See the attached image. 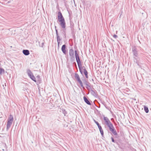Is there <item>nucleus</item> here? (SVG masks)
I'll use <instances>...</instances> for the list:
<instances>
[{"instance_id":"f257e3e1","label":"nucleus","mask_w":151,"mask_h":151,"mask_svg":"<svg viewBox=\"0 0 151 151\" xmlns=\"http://www.w3.org/2000/svg\"><path fill=\"white\" fill-rule=\"evenodd\" d=\"M75 54L76 61L77 63L79 71L81 74L82 75H83V72L82 71V69H83V71H85V70H86V69L84 66H83L82 67V66L81 62L79 56L78 51L77 50H75Z\"/></svg>"},{"instance_id":"f03ea898","label":"nucleus","mask_w":151,"mask_h":151,"mask_svg":"<svg viewBox=\"0 0 151 151\" xmlns=\"http://www.w3.org/2000/svg\"><path fill=\"white\" fill-rule=\"evenodd\" d=\"M60 23V25L61 27L63 29V34L65 37V27H66V23L65 19L58 21Z\"/></svg>"},{"instance_id":"7ed1b4c3","label":"nucleus","mask_w":151,"mask_h":151,"mask_svg":"<svg viewBox=\"0 0 151 151\" xmlns=\"http://www.w3.org/2000/svg\"><path fill=\"white\" fill-rule=\"evenodd\" d=\"M69 53L70 61L72 62H73L75 60L74 50L73 49H70L69 50Z\"/></svg>"},{"instance_id":"20e7f679","label":"nucleus","mask_w":151,"mask_h":151,"mask_svg":"<svg viewBox=\"0 0 151 151\" xmlns=\"http://www.w3.org/2000/svg\"><path fill=\"white\" fill-rule=\"evenodd\" d=\"M75 78L80 83L81 86L83 88V89H85L84 87L83 86V83L81 80L80 77L78 73H75Z\"/></svg>"},{"instance_id":"39448f33","label":"nucleus","mask_w":151,"mask_h":151,"mask_svg":"<svg viewBox=\"0 0 151 151\" xmlns=\"http://www.w3.org/2000/svg\"><path fill=\"white\" fill-rule=\"evenodd\" d=\"M27 73L28 76L32 80H33L35 82H37V81L36 80L34 76L32 73V72L29 69L27 70Z\"/></svg>"},{"instance_id":"423d86ee","label":"nucleus","mask_w":151,"mask_h":151,"mask_svg":"<svg viewBox=\"0 0 151 151\" xmlns=\"http://www.w3.org/2000/svg\"><path fill=\"white\" fill-rule=\"evenodd\" d=\"M132 52L133 55V58H136L138 57V53L137 49L135 47H134L132 48Z\"/></svg>"},{"instance_id":"0eeeda50","label":"nucleus","mask_w":151,"mask_h":151,"mask_svg":"<svg viewBox=\"0 0 151 151\" xmlns=\"http://www.w3.org/2000/svg\"><path fill=\"white\" fill-rule=\"evenodd\" d=\"M56 27L55 26V30L56 31V37L57 39V42H58V45L59 46V44L60 43V42L61 40V39H60V36L58 35V30L56 29Z\"/></svg>"},{"instance_id":"6e6552de","label":"nucleus","mask_w":151,"mask_h":151,"mask_svg":"<svg viewBox=\"0 0 151 151\" xmlns=\"http://www.w3.org/2000/svg\"><path fill=\"white\" fill-rule=\"evenodd\" d=\"M90 91L91 93L92 96L96 98L98 97V95L97 93V92L94 88H93Z\"/></svg>"},{"instance_id":"1a4fd4ad","label":"nucleus","mask_w":151,"mask_h":151,"mask_svg":"<svg viewBox=\"0 0 151 151\" xmlns=\"http://www.w3.org/2000/svg\"><path fill=\"white\" fill-rule=\"evenodd\" d=\"M109 129V130L113 134L114 136H116L118 134L114 126L111 127Z\"/></svg>"},{"instance_id":"9d476101","label":"nucleus","mask_w":151,"mask_h":151,"mask_svg":"<svg viewBox=\"0 0 151 151\" xmlns=\"http://www.w3.org/2000/svg\"><path fill=\"white\" fill-rule=\"evenodd\" d=\"M58 21H60V20L65 19L62 13L60 11L58 12Z\"/></svg>"},{"instance_id":"9b49d317","label":"nucleus","mask_w":151,"mask_h":151,"mask_svg":"<svg viewBox=\"0 0 151 151\" xmlns=\"http://www.w3.org/2000/svg\"><path fill=\"white\" fill-rule=\"evenodd\" d=\"M83 100L84 102L88 105H91V103L90 101V100H89L85 96L83 97Z\"/></svg>"},{"instance_id":"f8f14e48","label":"nucleus","mask_w":151,"mask_h":151,"mask_svg":"<svg viewBox=\"0 0 151 151\" xmlns=\"http://www.w3.org/2000/svg\"><path fill=\"white\" fill-rule=\"evenodd\" d=\"M66 45H62L61 47V50L63 53L65 54H66Z\"/></svg>"},{"instance_id":"ddd939ff","label":"nucleus","mask_w":151,"mask_h":151,"mask_svg":"<svg viewBox=\"0 0 151 151\" xmlns=\"http://www.w3.org/2000/svg\"><path fill=\"white\" fill-rule=\"evenodd\" d=\"M36 78L37 79V82H36L37 85H38L41 83L42 80L40 78V76L39 75L37 76Z\"/></svg>"},{"instance_id":"4468645a","label":"nucleus","mask_w":151,"mask_h":151,"mask_svg":"<svg viewBox=\"0 0 151 151\" xmlns=\"http://www.w3.org/2000/svg\"><path fill=\"white\" fill-rule=\"evenodd\" d=\"M23 54L25 55H28L29 54V52L27 50H24L22 51Z\"/></svg>"},{"instance_id":"2eb2a0df","label":"nucleus","mask_w":151,"mask_h":151,"mask_svg":"<svg viewBox=\"0 0 151 151\" xmlns=\"http://www.w3.org/2000/svg\"><path fill=\"white\" fill-rule=\"evenodd\" d=\"M12 122L7 121V123L6 130L7 131L10 128Z\"/></svg>"},{"instance_id":"dca6fc26","label":"nucleus","mask_w":151,"mask_h":151,"mask_svg":"<svg viewBox=\"0 0 151 151\" xmlns=\"http://www.w3.org/2000/svg\"><path fill=\"white\" fill-rule=\"evenodd\" d=\"M103 119L104 121V124H105L106 123L110 121L109 119L107 117L104 116L103 117Z\"/></svg>"},{"instance_id":"f3484780","label":"nucleus","mask_w":151,"mask_h":151,"mask_svg":"<svg viewBox=\"0 0 151 151\" xmlns=\"http://www.w3.org/2000/svg\"><path fill=\"white\" fill-rule=\"evenodd\" d=\"M13 116L11 115L10 114L9 116L7 119V121L11 122H12L13 121Z\"/></svg>"},{"instance_id":"a211bd4d","label":"nucleus","mask_w":151,"mask_h":151,"mask_svg":"<svg viewBox=\"0 0 151 151\" xmlns=\"http://www.w3.org/2000/svg\"><path fill=\"white\" fill-rule=\"evenodd\" d=\"M70 27L71 28V31H73V30H74V24L73 22L71 21H70Z\"/></svg>"},{"instance_id":"6ab92c4d","label":"nucleus","mask_w":151,"mask_h":151,"mask_svg":"<svg viewBox=\"0 0 151 151\" xmlns=\"http://www.w3.org/2000/svg\"><path fill=\"white\" fill-rule=\"evenodd\" d=\"M105 124L108 127L109 129L113 126V124L110 121L106 123Z\"/></svg>"},{"instance_id":"aec40b11","label":"nucleus","mask_w":151,"mask_h":151,"mask_svg":"<svg viewBox=\"0 0 151 151\" xmlns=\"http://www.w3.org/2000/svg\"><path fill=\"white\" fill-rule=\"evenodd\" d=\"M134 62H135L137 64V65L139 66V67H141V66L140 65V64L139 62V61L137 60V58H136L134 57Z\"/></svg>"},{"instance_id":"412c9836","label":"nucleus","mask_w":151,"mask_h":151,"mask_svg":"<svg viewBox=\"0 0 151 151\" xmlns=\"http://www.w3.org/2000/svg\"><path fill=\"white\" fill-rule=\"evenodd\" d=\"M91 85L90 83L87 84V85H86V88L89 91H90V89L91 88Z\"/></svg>"},{"instance_id":"4be33fe9","label":"nucleus","mask_w":151,"mask_h":151,"mask_svg":"<svg viewBox=\"0 0 151 151\" xmlns=\"http://www.w3.org/2000/svg\"><path fill=\"white\" fill-rule=\"evenodd\" d=\"M83 74H84L86 78H88V72L86 70L83 71Z\"/></svg>"},{"instance_id":"5701e85b","label":"nucleus","mask_w":151,"mask_h":151,"mask_svg":"<svg viewBox=\"0 0 151 151\" xmlns=\"http://www.w3.org/2000/svg\"><path fill=\"white\" fill-rule=\"evenodd\" d=\"M101 102L102 103V104L105 106V107L106 109H109V108H108L109 107L107 106L105 102L104 101H101Z\"/></svg>"},{"instance_id":"b1692460","label":"nucleus","mask_w":151,"mask_h":151,"mask_svg":"<svg viewBox=\"0 0 151 151\" xmlns=\"http://www.w3.org/2000/svg\"><path fill=\"white\" fill-rule=\"evenodd\" d=\"M83 83L86 85L89 83V82L88 81V80H86V79H83Z\"/></svg>"},{"instance_id":"393cba45","label":"nucleus","mask_w":151,"mask_h":151,"mask_svg":"<svg viewBox=\"0 0 151 151\" xmlns=\"http://www.w3.org/2000/svg\"><path fill=\"white\" fill-rule=\"evenodd\" d=\"M144 110L145 112L147 113L149 112V109L148 107H147L146 106H144Z\"/></svg>"},{"instance_id":"a878e982","label":"nucleus","mask_w":151,"mask_h":151,"mask_svg":"<svg viewBox=\"0 0 151 151\" xmlns=\"http://www.w3.org/2000/svg\"><path fill=\"white\" fill-rule=\"evenodd\" d=\"M62 111L63 113L64 114L65 116H67V112L65 111V110L64 109H62Z\"/></svg>"},{"instance_id":"bb28decb","label":"nucleus","mask_w":151,"mask_h":151,"mask_svg":"<svg viewBox=\"0 0 151 151\" xmlns=\"http://www.w3.org/2000/svg\"><path fill=\"white\" fill-rule=\"evenodd\" d=\"M0 73L1 74V73H4V69L2 68H0Z\"/></svg>"},{"instance_id":"cd10ccee","label":"nucleus","mask_w":151,"mask_h":151,"mask_svg":"<svg viewBox=\"0 0 151 151\" xmlns=\"http://www.w3.org/2000/svg\"><path fill=\"white\" fill-rule=\"evenodd\" d=\"M99 130V131L100 132L102 136V137H103L104 136V132H103V130L102 129H100Z\"/></svg>"},{"instance_id":"c85d7f7f","label":"nucleus","mask_w":151,"mask_h":151,"mask_svg":"<svg viewBox=\"0 0 151 151\" xmlns=\"http://www.w3.org/2000/svg\"><path fill=\"white\" fill-rule=\"evenodd\" d=\"M93 120L94 122L97 125V126H99V125H100V124L99 123V122L96 121V120H95L94 119H93Z\"/></svg>"},{"instance_id":"c756f323","label":"nucleus","mask_w":151,"mask_h":151,"mask_svg":"<svg viewBox=\"0 0 151 151\" xmlns=\"http://www.w3.org/2000/svg\"><path fill=\"white\" fill-rule=\"evenodd\" d=\"M111 139L112 142H113L116 143V144L118 143L112 137H111Z\"/></svg>"},{"instance_id":"7c9ffc66","label":"nucleus","mask_w":151,"mask_h":151,"mask_svg":"<svg viewBox=\"0 0 151 151\" xmlns=\"http://www.w3.org/2000/svg\"><path fill=\"white\" fill-rule=\"evenodd\" d=\"M44 45V42H42V43L41 45H40L39 46L40 47H43V46Z\"/></svg>"},{"instance_id":"2f4dec72","label":"nucleus","mask_w":151,"mask_h":151,"mask_svg":"<svg viewBox=\"0 0 151 151\" xmlns=\"http://www.w3.org/2000/svg\"><path fill=\"white\" fill-rule=\"evenodd\" d=\"M113 37H114L115 38H117L118 37L116 35H114Z\"/></svg>"},{"instance_id":"473e14b6","label":"nucleus","mask_w":151,"mask_h":151,"mask_svg":"<svg viewBox=\"0 0 151 151\" xmlns=\"http://www.w3.org/2000/svg\"><path fill=\"white\" fill-rule=\"evenodd\" d=\"M98 128H99V130L100 129H102V127H101V125H99V126H98Z\"/></svg>"},{"instance_id":"72a5a7b5","label":"nucleus","mask_w":151,"mask_h":151,"mask_svg":"<svg viewBox=\"0 0 151 151\" xmlns=\"http://www.w3.org/2000/svg\"><path fill=\"white\" fill-rule=\"evenodd\" d=\"M71 33L72 35H73L74 34L73 30V31H71Z\"/></svg>"},{"instance_id":"f704fd0d","label":"nucleus","mask_w":151,"mask_h":151,"mask_svg":"<svg viewBox=\"0 0 151 151\" xmlns=\"http://www.w3.org/2000/svg\"><path fill=\"white\" fill-rule=\"evenodd\" d=\"M132 99L133 100H134V101H136V99H134V98H132Z\"/></svg>"},{"instance_id":"c9c22d12","label":"nucleus","mask_w":151,"mask_h":151,"mask_svg":"<svg viewBox=\"0 0 151 151\" xmlns=\"http://www.w3.org/2000/svg\"><path fill=\"white\" fill-rule=\"evenodd\" d=\"M113 119V118H111V120H112V119Z\"/></svg>"},{"instance_id":"e433bc0d","label":"nucleus","mask_w":151,"mask_h":151,"mask_svg":"<svg viewBox=\"0 0 151 151\" xmlns=\"http://www.w3.org/2000/svg\"><path fill=\"white\" fill-rule=\"evenodd\" d=\"M92 81H93V79H92Z\"/></svg>"},{"instance_id":"4c0bfd02","label":"nucleus","mask_w":151,"mask_h":151,"mask_svg":"<svg viewBox=\"0 0 151 151\" xmlns=\"http://www.w3.org/2000/svg\"><path fill=\"white\" fill-rule=\"evenodd\" d=\"M5 86H6V83H5Z\"/></svg>"}]
</instances>
